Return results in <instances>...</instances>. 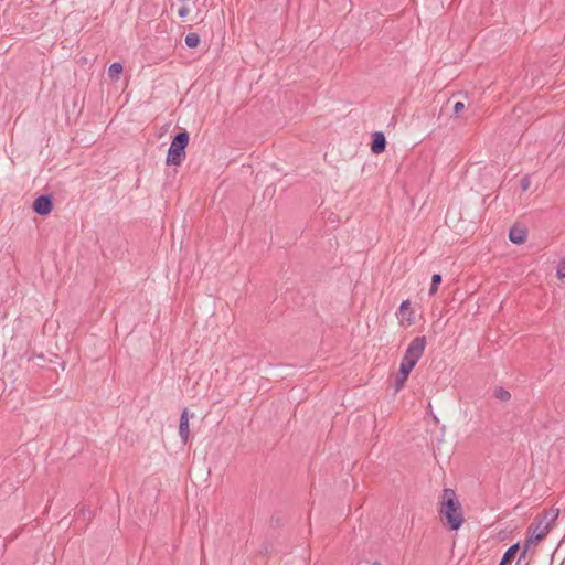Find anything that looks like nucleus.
Masks as SVG:
<instances>
[{
    "mask_svg": "<svg viewBox=\"0 0 565 565\" xmlns=\"http://www.w3.org/2000/svg\"><path fill=\"white\" fill-rule=\"evenodd\" d=\"M439 512L441 519L450 525L451 530H458L462 525L463 515L461 512V505L456 499L454 490H444Z\"/></svg>",
    "mask_w": 565,
    "mask_h": 565,
    "instance_id": "f257e3e1",
    "label": "nucleus"
},
{
    "mask_svg": "<svg viewBox=\"0 0 565 565\" xmlns=\"http://www.w3.org/2000/svg\"><path fill=\"white\" fill-rule=\"evenodd\" d=\"M189 134L186 131L179 132L172 139L168 150L167 164L180 166L185 158V148L189 145Z\"/></svg>",
    "mask_w": 565,
    "mask_h": 565,
    "instance_id": "f03ea898",
    "label": "nucleus"
},
{
    "mask_svg": "<svg viewBox=\"0 0 565 565\" xmlns=\"http://www.w3.org/2000/svg\"><path fill=\"white\" fill-rule=\"evenodd\" d=\"M426 343L425 337H416L413 339L406 349L401 365L412 371L423 355Z\"/></svg>",
    "mask_w": 565,
    "mask_h": 565,
    "instance_id": "7ed1b4c3",
    "label": "nucleus"
},
{
    "mask_svg": "<svg viewBox=\"0 0 565 565\" xmlns=\"http://www.w3.org/2000/svg\"><path fill=\"white\" fill-rule=\"evenodd\" d=\"M557 514H553L547 522L540 521L535 527L532 530L531 536L525 542V548H529L530 545H534L541 540H543L551 530V523L555 521Z\"/></svg>",
    "mask_w": 565,
    "mask_h": 565,
    "instance_id": "20e7f679",
    "label": "nucleus"
},
{
    "mask_svg": "<svg viewBox=\"0 0 565 565\" xmlns=\"http://www.w3.org/2000/svg\"><path fill=\"white\" fill-rule=\"evenodd\" d=\"M196 1L198 0H173L171 7L172 9L175 8L178 15L184 19L196 8Z\"/></svg>",
    "mask_w": 565,
    "mask_h": 565,
    "instance_id": "39448f33",
    "label": "nucleus"
},
{
    "mask_svg": "<svg viewBox=\"0 0 565 565\" xmlns=\"http://www.w3.org/2000/svg\"><path fill=\"white\" fill-rule=\"evenodd\" d=\"M52 207V199L49 195H41L33 202V211L39 215L50 214Z\"/></svg>",
    "mask_w": 565,
    "mask_h": 565,
    "instance_id": "423d86ee",
    "label": "nucleus"
},
{
    "mask_svg": "<svg viewBox=\"0 0 565 565\" xmlns=\"http://www.w3.org/2000/svg\"><path fill=\"white\" fill-rule=\"evenodd\" d=\"M179 434L182 441L186 444L190 437L189 411L186 408L182 412L180 417Z\"/></svg>",
    "mask_w": 565,
    "mask_h": 565,
    "instance_id": "0eeeda50",
    "label": "nucleus"
},
{
    "mask_svg": "<svg viewBox=\"0 0 565 565\" xmlns=\"http://www.w3.org/2000/svg\"><path fill=\"white\" fill-rule=\"evenodd\" d=\"M386 140L383 132H374L372 135L371 150L375 154H380L385 150Z\"/></svg>",
    "mask_w": 565,
    "mask_h": 565,
    "instance_id": "6e6552de",
    "label": "nucleus"
},
{
    "mask_svg": "<svg viewBox=\"0 0 565 565\" xmlns=\"http://www.w3.org/2000/svg\"><path fill=\"white\" fill-rule=\"evenodd\" d=\"M527 231L521 226H513L509 232V238L514 244H523L526 239Z\"/></svg>",
    "mask_w": 565,
    "mask_h": 565,
    "instance_id": "1a4fd4ad",
    "label": "nucleus"
},
{
    "mask_svg": "<svg viewBox=\"0 0 565 565\" xmlns=\"http://www.w3.org/2000/svg\"><path fill=\"white\" fill-rule=\"evenodd\" d=\"M399 315L403 320H406L408 323L414 321V312L411 308V301L404 300L399 306Z\"/></svg>",
    "mask_w": 565,
    "mask_h": 565,
    "instance_id": "9d476101",
    "label": "nucleus"
},
{
    "mask_svg": "<svg viewBox=\"0 0 565 565\" xmlns=\"http://www.w3.org/2000/svg\"><path fill=\"white\" fill-rule=\"evenodd\" d=\"M411 373V370L406 369L405 366L399 365V371L395 377V392H398L404 386L408 375Z\"/></svg>",
    "mask_w": 565,
    "mask_h": 565,
    "instance_id": "9b49d317",
    "label": "nucleus"
},
{
    "mask_svg": "<svg viewBox=\"0 0 565 565\" xmlns=\"http://www.w3.org/2000/svg\"><path fill=\"white\" fill-rule=\"evenodd\" d=\"M518 550H519V544H514V545L510 546L503 554V557L499 565H508L515 556Z\"/></svg>",
    "mask_w": 565,
    "mask_h": 565,
    "instance_id": "f8f14e48",
    "label": "nucleus"
},
{
    "mask_svg": "<svg viewBox=\"0 0 565 565\" xmlns=\"http://www.w3.org/2000/svg\"><path fill=\"white\" fill-rule=\"evenodd\" d=\"M124 67L120 63L115 62L108 68V76L113 81H117L119 76L122 74Z\"/></svg>",
    "mask_w": 565,
    "mask_h": 565,
    "instance_id": "ddd939ff",
    "label": "nucleus"
},
{
    "mask_svg": "<svg viewBox=\"0 0 565 565\" xmlns=\"http://www.w3.org/2000/svg\"><path fill=\"white\" fill-rule=\"evenodd\" d=\"M493 396L502 402H507L511 398L510 392L503 387H497L493 392Z\"/></svg>",
    "mask_w": 565,
    "mask_h": 565,
    "instance_id": "4468645a",
    "label": "nucleus"
},
{
    "mask_svg": "<svg viewBox=\"0 0 565 565\" xmlns=\"http://www.w3.org/2000/svg\"><path fill=\"white\" fill-rule=\"evenodd\" d=\"M184 42H185L186 46H189L191 49L196 47L200 43V36L196 33H189L185 36Z\"/></svg>",
    "mask_w": 565,
    "mask_h": 565,
    "instance_id": "2eb2a0df",
    "label": "nucleus"
},
{
    "mask_svg": "<svg viewBox=\"0 0 565 565\" xmlns=\"http://www.w3.org/2000/svg\"><path fill=\"white\" fill-rule=\"evenodd\" d=\"M440 281H441V276L439 274L433 275V277H431V286H430V289H429V294L430 295H434L437 291V288H438V285L440 284Z\"/></svg>",
    "mask_w": 565,
    "mask_h": 565,
    "instance_id": "dca6fc26",
    "label": "nucleus"
},
{
    "mask_svg": "<svg viewBox=\"0 0 565 565\" xmlns=\"http://www.w3.org/2000/svg\"><path fill=\"white\" fill-rule=\"evenodd\" d=\"M556 276L558 279H564L565 278V258H563L558 266H557V270H556Z\"/></svg>",
    "mask_w": 565,
    "mask_h": 565,
    "instance_id": "f3484780",
    "label": "nucleus"
},
{
    "mask_svg": "<svg viewBox=\"0 0 565 565\" xmlns=\"http://www.w3.org/2000/svg\"><path fill=\"white\" fill-rule=\"evenodd\" d=\"M530 185H531V179H530V177H529V175H524V177L522 178V180H521V189H522L523 191H526V190H529Z\"/></svg>",
    "mask_w": 565,
    "mask_h": 565,
    "instance_id": "a211bd4d",
    "label": "nucleus"
},
{
    "mask_svg": "<svg viewBox=\"0 0 565 565\" xmlns=\"http://www.w3.org/2000/svg\"><path fill=\"white\" fill-rule=\"evenodd\" d=\"M465 109V104L462 102H457L455 105H454V113L456 115H459L462 110Z\"/></svg>",
    "mask_w": 565,
    "mask_h": 565,
    "instance_id": "6ab92c4d",
    "label": "nucleus"
}]
</instances>
